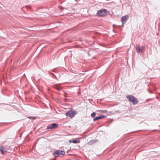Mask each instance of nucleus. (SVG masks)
Masks as SVG:
<instances>
[{"instance_id": "obj_6", "label": "nucleus", "mask_w": 160, "mask_h": 160, "mask_svg": "<svg viewBox=\"0 0 160 160\" xmlns=\"http://www.w3.org/2000/svg\"><path fill=\"white\" fill-rule=\"evenodd\" d=\"M144 47H142L141 48H140L139 46H137L136 47V50L138 53L143 52L144 51Z\"/></svg>"}, {"instance_id": "obj_13", "label": "nucleus", "mask_w": 160, "mask_h": 160, "mask_svg": "<svg viewBox=\"0 0 160 160\" xmlns=\"http://www.w3.org/2000/svg\"><path fill=\"white\" fill-rule=\"evenodd\" d=\"M95 115H96L95 113L94 112H93L92 113V114L91 115V116L92 118H94L95 116Z\"/></svg>"}, {"instance_id": "obj_9", "label": "nucleus", "mask_w": 160, "mask_h": 160, "mask_svg": "<svg viewBox=\"0 0 160 160\" xmlns=\"http://www.w3.org/2000/svg\"><path fill=\"white\" fill-rule=\"evenodd\" d=\"M105 117V116L104 115H101L99 117H97L93 119L94 121H96L98 120L99 119L103 118Z\"/></svg>"}, {"instance_id": "obj_12", "label": "nucleus", "mask_w": 160, "mask_h": 160, "mask_svg": "<svg viewBox=\"0 0 160 160\" xmlns=\"http://www.w3.org/2000/svg\"><path fill=\"white\" fill-rule=\"evenodd\" d=\"M55 88L57 89L58 91L62 89V88L60 87L58 85H56L54 86Z\"/></svg>"}, {"instance_id": "obj_7", "label": "nucleus", "mask_w": 160, "mask_h": 160, "mask_svg": "<svg viewBox=\"0 0 160 160\" xmlns=\"http://www.w3.org/2000/svg\"><path fill=\"white\" fill-rule=\"evenodd\" d=\"M128 15H126L124 16H123L121 18V20L122 22V25H123L126 22L128 19Z\"/></svg>"}, {"instance_id": "obj_1", "label": "nucleus", "mask_w": 160, "mask_h": 160, "mask_svg": "<svg viewBox=\"0 0 160 160\" xmlns=\"http://www.w3.org/2000/svg\"><path fill=\"white\" fill-rule=\"evenodd\" d=\"M126 97L128 101L129 102H132L133 104L136 105L138 102V99L132 95H128Z\"/></svg>"}, {"instance_id": "obj_10", "label": "nucleus", "mask_w": 160, "mask_h": 160, "mask_svg": "<svg viewBox=\"0 0 160 160\" xmlns=\"http://www.w3.org/2000/svg\"><path fill=\"white\" fill-rule=\"evenodd\" d=\"M98 140H92L90 141H89L88 143V144L90 145H92L93 143H95L96 142H98Z\"/></svg>"}, {"instance_id": "obj_14", "label": "nucleus", "mask_w": 160, "mask_h": 160, "mask_svg": "<svg viewBox=\"0 0 160 160\" xmlns=\"http://www.w3.org/2000/svg\"><path fill=\"white\" fill-rule=\"evenodd\" d=\"M29 118L31 119H35L36 118L34 117H28Z\"/></svg>"}, {"instance_id": "obj_11", "label": "nucleus", "mask_w": 160, "mask_h": 160, "mask_svg": "<svg viewBox=\"0 0 160 160\" xmlns=\"http://www.w3.org/2000/svg\"><path fill=\"white\" fill-rule=\"evenodd\" d=\"M70 142H72L74 143H79L80 142V141L79 140H70L69 141Z\"/></svg>"}, {"instance_id": "obj_2", "label": "nucleus", "mask_w": 160, "mask_h": 160, "mask_svg": "<svg viewBox=\"0 0 160 160\" xmlns=\"http://www.w3.org/2000/svg\"><path fill=\"white\" fill-rule=\"evenodd\" d=\"M65 154V152L64 151L58 150L54 152L53 153V155L55 158L58 157L60 155H64Z\"/></svg>"}, {"instance_id": "obj_8", "label": "nucleus", "mask_w": 160, "mask_h": 160, "mask_svg": "<svg viewBox=\"0 0 160 160\" xmlns=\"http://www.w3.org/2000/svg\"><path fill=\"white\" fill-rule=\"evenodd\" d=\"M6 149L3 146L0 147V151L2 155H4L6 153Z\"/></svg>"}, {"instance_id": "obj_3", "label": "nucleus", "mask_w": 160, "mask_h": 160, "mask_svg": "<svg viewBox=\"0 0 160 160\" xmlns=\"http://www.w3.org/2000/svg\"><path fill=\"white\" fill-rule=\"evenodd\" d=\"M107 12L106 9H101L98 11L97 14L100 17L106 15Z\"/></svg>"}, {"instance_id": "obj_4", "label": "nucleus", "mask_w": 160, "mask_h": 160, "mask_svg": "<svg viewBox=\"0 0 160 160\" xmlns=\"http://www.w3.org/2000/svg\"><path fill=\"white\" fill-rule=\"evenodd\" d=\"M58 127V125L56 123H52L48 125L47 127V129H53L56 128Z\"/></svg>"}, {"instance_id": "obj_5", "label": "nucleus", "mask_w": 160, "mask_h": 160, "mask_svg": "<svg viewBox=\"0 0 160 160\" xmlns=\"http://www.w3.org/2000/svg\"><path fill=\"white\" fill-rule=\"evenodd\" d=\"M66 115L67 116L70 117L72 118L74 117L75 114V112L72 110L69 111L66 113Z\"/></svg>"}]
</instances>
